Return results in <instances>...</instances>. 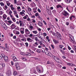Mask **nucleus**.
<instances>
[{
	"mask_svg": "<svg viewBox=\"0 0 76 76\" xmlns=\"http://www.w3.org/2000/svg\"><path fill=\"white\" fill-rule=\"evenodd\" d=\"M52 57L57 62H58L59 63H62L61 60H60V59L58 57H57L54 55H53L52 56Z\"/></svg>",
	"mask_w": 76,
	"mask_h": 76,
	"instance_id": "nucleus-1",
	"label": "nucleus"
},
{
	"mask_svg": "<svg viewBox=\"0 0 76 76\" xmlns=\"http://www.w3.org/2000/svg\"><path fill=\"white\" fill-rule=\"evenodd\" d=\"M56 38L58 39H61V38L60 37H61V34L58 31H56Z\"/></svg>",
	"mask_w": 76,
	"mask_h": 76,
	"instance_id": "nucleus-2",
	"label": "nucleus"
},
{
	"mask_svg": "<svg viewBox=\"0 0 76 76\" xmlns=\"http://www.w3.org/2000/svg\"><path fill=\"white\" fill-rule=\"evenodd\" d=\"M0 24L1 26H2L4 29L6 30L7 29V27L6 24L4 23L3 22H1Z\"/></svg>",
	"mask_w": 76,
	"mask_h": 76,
	"instance_id": "nucleus-3",
	"label": "nucleus"
},
{
	"mask_svg": "<svg viewBox=\"0 0 76 76\" xmlns=\"http://www.w3.org/2000/svg\"><path fill=\"white\" fill-rule=\"evenodd\" d=\"M62 14L65 16H69V13H68V12L67 11L65 10H64L62 12Z\"/></svg>",
	"mask_w": 76,
	"mask_h": 76,
	"instance_id": "nucleus-4",
	"label": "nucleus"
},
{
	"mask_svg": "<svg viewBox=\"0 0 76 76\" xmlns=\"http://www.w3.org/2000/svg\"><path fill=\"white\" fill-rule=\"evenodd\" d=\"M27 8L28 9V11L26 10V12L28 13L29 15H31V12L32 10V9L30 7H29L27 6Z\"/></svg>",
	"mask_w": 76,
	"mask_h": 76,
	"instance_id": "nucleus-5",
	"label": "nucleus"
},
{
	"mask_svg": "<svg viewBox=\"0 0 76 76\" xmlns=\"http://www.w3.org/2000/svg\"><path fill=\"white\" fill-rule=\"evenodd\" d=\"M5 66V64L4 63H0V69H1Z\"/></svg>",
	"mask_w": 76,
	"mask_h": 76,
	"instance_id": "nucleus-6",
	"label": "nucleus"
},
{
	"mask_svg": "<svg viewBox=\"0 0 76 76\" xmlns=\"http://www.w3.org/2000/svg\"><path fill=\"white\" fill-rule=\"evenodd\" d=\"M25 33L26 35H29L30 34V31H29V30L27 28L25 29Z\"/></svg>",
	"mask_w": 76,
	"mask_h": 76,
	"instance_id": "nucleus-7",
	"label": "nucleus"
},
{
	"mask_svg": "<svg viewBox=\"0 0 76 76\" xmlns=\"http://www.w3.org/2000/svg\"><path fill=\"white\" fill-rule=\"evenodd\" d=\"M7 76H10L12 75V72L10 70H8L7 71L6 73Z\"/></svg>",
	"mask_w": 76,
	"mask_h": 76,
	"instance_id": "nucleus-8",
	"label": "nucleus"
},
{
	"mask_svg": "<svg viewBox=\"0 0 76 76\" xmlns=\"http://www.w3.org/2000/svg\"><path fill=\"white\" fill-rule=\"evenodd\" d=\"M66 64L68 65V66H71L72 67H74V66H75V64L70 63H67Z\"/></svg>",
	"mask_w": 76,
	"mask_h": 76,
	"instance_id": "nucleus-9",
	"label": "nucleus"
},
{
	"mask_svg": "<svg viewBox=\"0 0 76 76\" xmlns=\"http://www.w3.org/2000/svg\"><path fill=\"white\" fill-rule=\"evenodd\" d=\"M19 23H20V27H24L25 26V24L22 23L21 21H19Z\"/></svg>",
	"mask_w": 76,
	"mask_h": 76,
	"instance_id": "nucleus-10",
	"label": "nucleus"
},
{
	"mask_svg": "<svg viewBox=\"0 0 76 76\" xmlns=\"http://www.w3.org/2000/svg\"><path fill=\"white\" fill-rule=\"evenodd\" d=\"M25 12V11L24 10H22V12H20V15H23V16H25V14L24 13Z\"/></svg>",
	"mask_w": 76,
	"mask_h": 76,
	"instance_id": "nucleus-11",
	"label": "nucleus"
},
{
	"mask_svg": "<svg viewBox=\"0 0 76 76\" xmlns=\"http://www.w3.org/2000/svg\"><path fill=\"white\" fill-rule=\"evenodd\" d=\"M5 50L7 51H9V47L7 46V44H5Z\"/></svg>",
	"mask_w": 76,
	"mask_h": 76,
	"instance_id": "nucleus-12",
	"label": "nucleus"
},
{
	"mask_svg": "<svg viewBox=\"0 0 76 76\" xmlns=\"http://www.w3.org/2000/svg\"><path fill=\"white\" fill-rule=\"evenodd\" d=\"M12 59L14 61H18V59H17L16 58L15 56L13 57Z\"/></svg>",
	"mask_w": 76,
	"mask_h": 76,
	"instance_id": "nucleus-13",
	"label": "nucleus"
},
{
	"mask_svg": "<svg viewBox=\"0 0 76 76\" xmlns=\"http://www.w3.org/2000/svg\"><path fill=\"white\" fill-rule=\"evenodd\" d=\"M10 16V17L11 18H12L13 17V15H12V11L11 10H10V11H9L8 14Z\"/></svg>",
	"mask_w": 76,
	"mask_h": 76,
	"instance_id": "nucleus-14",
	"label": "nucleus"
},
{
	"mask_svg": "<svg viewBox=\"0 0 76 76\" xmlns=\"http://www.w3.org/2000/svg\"><path fill=\"white\" fill-rule=\"evenodd\" d=\"M16 28V26L15 25V24H12L11 26V29H15Z\"/></svg>",
	"mask_w": 76,
	"mask_h": 76,
	"instance_id": "nucleus-15",
	"label": "nucleus"
},
{
	"mask_svg": "<svg viewBox=\"0 0 76 76\" xmlns=\"http://www.w3.org/2000/svg\"><path fill=\"white\" fill-rule=\"evenodd\" d=\"M13 75L14 76H16L18 75V72L16 71H14L13 72Z\"/></svg>",
	"mask_w": 76,
	"mask_h": 76,
	"instance_id": "nucleus-16",
	"label": "nucleus"
},
{
	"mask_svg": "<svg viewBox=\"0 0 76 76\" xmlns=\"http://www.w3.org/2000/svg\"><path fill=\"white\" fill-rule=\"evenodd\" d=\"M38 25L39 26H42V23L40 21H39L38 23Z\"/></svg>",
	"mask_w": 76,
	"mask_h": 76,
	"instance_id": "nucleus-17",
	"label": "nucleus"
},
{
	"mask_svg": "<svg viewBox=\"0 0 76 76\" xmlns=\"http://www.w3.org/2000/svg\"><path fill=\"white\" fill-rule=\"evenodd\" d=\"M27 40L29 42H32V41H32V39H31V38L29 37L27 38Z\"/></svg>",
	"mask_w": 76,
	"mask_h": 76,
	"instance_id": "nucleus-18",
	"label": "nucleus"
},
{
	"mask_svg": "<svg viewBox=\"0 0 76 76\" xmlns=\"http://www.w3.org/2000/svg\"><path fill=\"white\" fill-rule=\"evenodd\" d=\"M66 10H67L69 13H72V12H73V10H69V8L68 7H66Z\"/></svg>",
	"mask_w": 76,
	"mask_h": 76,
	"instance_id": "nucleus-19",
	"label": "nucleus"
},
{
	"mask_svg": "<svg viewBox=\"0 0 76 76\" xmlns=\"http://www.w3.org/2000/svg\"><path fill=\"white\" fill-rule=\"evenodd\" d=\"M33 10L34 13H36V12H37V7L33 8Z\"/></svg>",
	"mask_w": 76,
	"mask_h": 76,
	"instance_id": "nucleus-20",
	"label": "nucleus"
},
{
	"mask_svg": "<svg viewBox=\"0 0 76 76\" xmlns=\"http://www.w3.org/2000/svg\"><path fill=\"white\" fill-rule=\"evenodd\" d=\"M4 60L5 61H8V57L7 56H5L4 57Z\"/></svg>",
	"mask_w": 76,
	"mask_h": 76,
	"instance_id": "nucleus-21",
	"label": "nucleus"
},
{
	"mask_svg": "<svg viewBox=\"0 0 76 76\" xmlns=\"http://www.w3.org/2000/svg\"><path fill=\"white\" fill-rule=\"evenodd\" d=\"M50 32L52 34V35H53V36H55L56 37V33H55L53 31H50Z\"/></svg>",
	"mask_w": 76,
	"mask_h": 76,
	"instance_id": "nucleus-22",
	"label": "nucleus"
},
{
	"mask_svg": "<svg viewBox=\"0 0 76 76\" xmlns=\"http://www.w3.org/2000/svg\"><path fill=\"white\" fill-rule=\"evenodd\" d=\"M3 18L4 19H6V18L7 17V16L6 14H4L3 15Z\"/></svg>",
	"mask_w": 76,
	"mask_h": 76,
	"instance_id": "nucleus-23",
	"label": "nucleus"
},
{
	"mask_svg": "<svg viewBox=\"0 0 76 76\" xmlns=\"http://www.w3.org/2000/svg\"><path fill=\"white\" fill-rule=\"evenodd\" d=\"M72 0H66L65 2L66 3H70Z\"/></svg>",
	"mask_w": 76,
	"mask_h": 76,
	"instance_id": "nucleus-24",
	"label": "nucleus"
},
{
	"mask_svg": "<svg viewBox=\"0 0 76 76\" xmlns=\"http://www.w3.org/2000/svg\"><path fill=\"white\" fill-rule=\"evenodd\" d=\"M17 10L18 12H20L21 11V9H20V7H17Z\"/></svg>",
	"mask_w": 76,
	"mask_h": 76,
	"instance_id": "nucleus-25",
	"label": "nucleus"
},
{
	"mask_svg": "<svg viewBox=\"0 0 76 76\" xmlns=\"http://www.w3.org/2000/svg\"><path fill=\"white\" fill-rule=\"evenodd\" d=\"M8 23L7 24L8 25H11L12 23V22L11 20H10L8 21Z\"/></svg>",
	"mask_w": 76,
	"mask_h": 76,
	"instance_id": "nucleus-26",
	"label": "nucleus"
},
{
	"mask_svg": "<svg viewBox=\"0 0 76 76\" xmlns=\"http://www.w3.org/2000/svg\"><path fill=\"white\" fill-rule=\"evenodd\" d=\"M8 7H7V5H5L4 7H3V9L5 10H6L7 9V8Z\"/></svg>",
	"mask_w": 76,
	"mask_h": 76,
	"instance_id": "nucleus-27",
	"label": "nucleus"
},
{
	"mask_svg": "<svg viewBox=\"0 0 76 76\" xmlns=\"http://www.w3.org/2000/svg\"><path fill=\"white\" fill-rule=\"evenodd\" d=\"M31 53H29V52H27V54H26V56H31Z\"/></svg>",
	"mask_w": 76,
	"mask_h": 76,
	"instance_id": "nucleus-28",
	"label": "nucleus"
},
{
	"mask_svg": "<svg viewBox=\"0 0 76 76\" xmlns=\"http://www.w3.org/2000/svg\"><path fill=\"white\" fill-rule=\"evenodd\" d=\"M37 52L38 53H41V49H37L36 50Z\"/></svg>",
	"mask_w": 76,
	"mask_h": 76,
	"instance_id": "nucleus-29",
	"label": "nucleus"
},
{
	"mask_svg": "<svg viewBox=\"0 0 76 76\" xmlns=\"http://www.w3.org/2000/svg\"><path fill=\"white\" fill-rule=\"evenodd\" d=\"M53 41L55 43V44H58V42L56 40V39H53Z\"/></svg>",
	"mask_w": 76,
	"mask_h": 76,
	"instance_id": "nucleus-30",
	"label": "nucleus"
},
{
	"mask_svg": "<svg viewBox=\"0 0 76 76\" xmlns=\"http://www.w3.org/2000/svg\"><path fill=\"white\" fill-rule=\"evenodd\" d=\"M15 65L16 67L17 66H19V63H18V62H16L15 63Z\"/></svg>",
	"mask_w": 76,
	"mask_h": 76,
	"instance_id": "nucleus-31",
	"label": "nucleus"
},
{
	"mask_svg": "<svg viewBox=\"0 0 76 76\" xmlns=\"http://www.w3.org/2000/svg\"><path fill=\"white\" fill-rule=\"evenodd\" d=\"M58 47H59L61 49L63 47H64V46H63V45H58Z\"/></svg>",
	"mask_w": 76,
	"mask_h": 76,
	"instance_id": "nucleus-32",
	"label": "nucleus"
},
{
	"mask_svg": "<svg viewBox=\"0 0 76 76\" xmlns=\"http://www.w3.org/2000/svg\"><path fill=\"white\" fill-rule=\"evenodd\" d=\"M46 55H47V56H50V53L49 52H46Z\"/></svg>",
	"mask_w": 76,
	"mask_h": 76,
	"instance_id": "nucleus-33",
	"label": "nucleus"
},
{
	"mask_svg": "<svg viewBox=\"0 0 76 76\" xmlns=\"http://www.w3.org/2000/svg\"><path fill=\"white\" fill-rule=\"evenodd\" d=\"M56 7L57 8H59L60 7L61 8H62V7H61V6L60 5H58L56 6Z\"/></svg>",
	"mask_w": 76,
	"mask_h": 76,
	"instance_id": "nucleus-34",
	"label": "nucleus"
},
{
	"mask_svg": "<svg viewBox=\"0 0 76 76\" xmlns=\"http://www.w3.org/2000/svg\"><path fill=\"white\" fill-rule=\"evenodd\" d=\"M31 4L33 6H36V4L34 2H31Z\"/></svg>",
	"mask_w": 76,
	"mask_h": 76,
	"instance_id": "nucleus-35",
	"label": "nucleus"
},
{
	"mask_svg": "<svg viewBox=\"0 0 76 76\" xmlns=\"http://www.w3.org/2000/svg\"><path fill=\"white\" fill-rule=\"evenodd\" d=\"M35 41H36L37 42L38 41H39V39H38V38L37 37H35Z\"/></svg>",
	"mask_w": 76,
	"mask_h": 76,
	"instance_id": "nucleus-36",
	"label": "nucleus"
},
{
	"mask_svg": "<svg viewBox=\"0 0 76 76\" xmlns=\"http://www.w3.org/2000/svg\"><path fill=\"white\" fill-rule=\"evenodd\" d=\"M0 4H1V6H4V4L3 2H0Z\"/></svg>",
	"mask_w": 76,
	"mask_h": 76,
	"instance_id": "nucleus-37",
	"label": "nucleus"
},
{
	"mask_svg": "<svg viewBox=\"0 0 76 76\" xmlns=\"http://www.w3.org/2000/svg\"><path fill=\"white\" fill-rule=\"evenodd\" d=\"M32 32L33 34H37L38 33V32L37 31H33Z\"/></svg>",
	"mask_w": 76,
	"mask_h": 76,
	"instance_id": "nucleus-38",
	"label": "nucleus"
},
{
	"mask_svg": "<svg viewBox=\"0 0 76 76\" xmlns=\"http://www.w3.org/2000/svg\"><path fill=\"white\" fill-rule=\"evenodd\" d=\"M21 41H26V38H23V39H21Z\"/></svg>",
	"mask_w": 76,
	"mask_h": 76,
	"instance_id": "nucleus-39",
	"label": "nucleus"
},
{
	"mask_svg": "<svg viewBox=\"0 0 76 76\" xmlns=\"http://www.w3.org/2000/svg\"><path fill=\"white\" fill-rule=\"evenodd\" d=\"M4 13L3 11H0V15H2Z\"/></svg>",
	"mask_w": 76,
	"mask_h": 76,
	"instance_id": "nucleus-40",
	"label": "nucleus"
},
{
	"mask_svg": "<svg viewBox=\"0 0 76 76\" xmlns=\"http://www.w3.org/2000/svg\"><path fill=\"white\" fill-rule=\"evenodd\" d=\"M20 54H21V55H22V56H24V55L25 54V53L24 52H20Z\"/></svg>",
	"mask_w": 76,
	"mask_h": 76,
	"instance_id": "nucleus-41",
	"label": "nucleus"
},
{
	"mask_svg": "<svg viewBox=\"0 0 76 76\" xmlns=\"http://www.w3.org/2000/svg\"><path fill=\"white\" fill-rule=\"evenodd\" d=\"M28 37H30V38H31V37H32L33 36V34H30V35H28Z\"/></svg>",
	"mask_w": 76,
	"mask_h": 76,
	"instance_id": "nucleus-42",
	"label": "nucleus"
},
{
	"mask_svg": "<svg viewBox=\"0 0 76 76\" xmlns=\"http://www.w3.org/2000/svg\"><path fill=\"white\" fill-rule=\"evenodd\" d=\"M12 19V20L14 22H16V20L15 19V18H13V17H11Z\"/></svg>",
	"mask_w": 76,
	"mask_h": 76,
	"instance_id": "nucleus-43",
	"label": "nucleus"
},
{
	"mask_svg": "<svg viewBox=\"0 0 76 76\" xmlns=\"http://www.w3.org/2000/svg\"><path fill=\"white\" fill-rule=\"evenodd\" d=\"M69 41H70L71 42H74V40H73L72 38L69 39Z\"/></svg>",
	"mask_w": 76,
	"mask_h": 76,
	"instance_id": "nucleus-44",
	"label": "nucleus"
},
{
	"mask_svg": "<svg viewBox=\"0 0 76 76\" xmlns=\"http://www.w3.org/2000/svg\"><path fill=\"white\" fill-rule=\"evenodd\" d=\"M16 69L17 70H19L20 69V66H16Z\"/></svg>",
	"mask_w": 76,
	"mask_h": 76,
	"instance_id": "nucleus-45",
	"label": "nucleus"
},
{
	"mask_svg": "<svg viewBox=\"0 0 76 76\" xmlns=\"http://www.w3.org/2000/svg\"><path fill=\"white\" fill-rule=\"evenodd\" d=\"M1 57H2V58H4V56H5V55L3 53L1 54Z\"/></svg>",
	"mask_w": 76,
	"mask_h": 76,
	"instance_id": "nucleus-46",
	"label": "nucleus"
},
{
	"mask_svg": "<svg viewBox=\"0 0 76 76\" xmlns=\"http://www.w3.org/2000/svg\"><path fill=\"white\" fill-rule=\"evenodd\" d=\"M26 16H28V15H26V16H24L23 17V19H26V18H27V17H26Z\"/></svg>",
	"mask_w": 76,
	"mask_h": 76,
	"instance_id": "nucleus-47",
	"label": "nucleus"
},
{
	"mask_svg": "<svg viewBox=\"0 0 76 76\" xmlns=\"http://www.w3.org/2000/svg\"><path fill=\"white\" fill-rule=\"evenodd\" d=\"M43 22L44 23V25H47V23H46V22H45V20H44L43 21Z\"/></svg>",
	"mask_w": 76,
	"mask_h": 76,
	"instance_id": "nucleus-48",
	"label": "nucleus"
},
{
	"mask_svg": "<svg viewBox=\"0 0 76 76\" xmlns=\"http://www.w3.org/2000/svg\"><path fill=\"white\" fill-rule=\"evenodd\" d=\"M13 12L14 13V14H15V15H16V14H17V13L18 12L17 11H13Z\"/></svg>",
	"mask_w": 76,
	"mask_h": 76,
	"instance_id": "nucleus-49",
	"label": "nucleus"
},
{
	"mask_svg": "<svg viewBox=\"0 0 76 76\" xmlns=\"http://www.w3.org/2000/svg\"><path fill=\"white\" fill-rule=\"evenodd\" d=\"M37 11L38 12H39V13H41V10H40V9H39V8H38V9H37Z\"/></svg>",
	"mask_w": 76,
	"mask_h": 76,
	"instance_id": "nucleus-50",
	"label": "nucleus"
},
{
	"mask_svg": "<svg viewBox=\"0 0 76 76\" xmlns=\"http://www.w3.org/2000/svg\"><path fill=\"white\" fill-rule=\"evenodd\" d=\"M20 33H21V34H24V31H21Z\"/></svg>",
	"mask_w": 76,
	"mask_h": 76,
	"instance_id": "nucleus-51",
	"label": "nucleus"
},
{
	"mask_svg": "<svg viewBox=\"0 0 76 76\" xmlns=\"http://www.w3.org/2000/svg\"><path fill=\"white\" fill-rule=\"evenodd\" d=\"M25 45H26V47H28V43L26 42L25 43Z\"/></svg>",
	"mask_w": 76,
	"mask_h": 76,
	"instance_id": "nucleus-52",
	"label": "nucleus"
},
{
	"mask_svg": "<svg viewBox=\"0 0 76 76\" xmlns=\"http://www.w3.org/2000/svg\"><path fill=\"white\" fill-rule=\"evenodd\" d=\"M38 15H39V14H38V12L36 13V14H35V16H38Z\"/></svg>",
	"mask_w": 76,
	"mask_h": 76,
	"instance_id": "nucleus-53",
	"label": "nucleus"
},
{
	"mask_svg": "<svg viewBox=\"0 0 76 76\" xmlns=\"http://www.w3.org/2000/svg\"><path fill=\"white\" fill-rule=\"evenodd\" d=\"M7 5L8 6H10V3H7Z\"/></svg>",
	"mask_w": 76,
	"mask_h": 76,
	"instance_id": "nucleus-54",
	"label": "nucleus"
},
{
	"mask_svg": "<svg viewBox=\"0 0 76 76\" xmlns=\"http://www.w3.org/2000/svg\"><path fill=\"white\" fill-rule=\"evenodd\" d=\"M72 18H73L72 17V15H71V16L70 17H69L70 20H72Z\"/></svg>",
	"mask_w": 76,
	"mask_h": 76,
	"instance_id": "nucleus-55",
	"label": "nucleus"
},
{
	"mask_svg": "<svg viewBox=\"0 0 76 76\" xmlns=\"http://www.w3.org/2000/svg\"><path fill=\"white\" fill-rule=\"evenodd\" d=\"M70 52L71 53H74V51L72 50H71Z\"/></svg>",
	"mask_w": 76,
	"mask_h": 76,
	"instance_id": "nucleus-56",
	"label": "nucleus"
},
{
	"mask_svg": "<svg viewBox=\"0 0 76 76\" xmlns=\"http://www.w3.org/2000/svg\"><path fill=\"white\" fill-rule=\"evenodd\" d=\"M9 11H10V10H7L6 11V13H7V14H8Z\"/></svg>",
	"mask_w": 76,
	"mask_h": 76,
	"instance_id": "nucleus-57",
	"label": "nucleus"
},
{
	"mask_svg": "<svg viewBox=\"0 0 76 76\" xmlns=\"http://www.w3.org/2000/svg\"><path fill=\"white\" fill-rule=\"evenodd\" d=\"M51 47L53 49H54V45H51Z\"/></svg>",
	"mask_w": 76,
	"mask_h": 76,
	"instance_id": "nucleus-58",
	"label": "nucleus"
},
{
	"mask_svg": "<svg viewBox=\"0 0 76 76\" xmlns=\"http://www.w3.org/2000/svg\"><path fill=\"white\" fill-rule=\"evenodd\" d=\"M19 34H20V33H19V31H17L16 32V34L17 35H19Z\"/></svg>",
	"mask_w": 76,
	"mask_h": 76,
	"instance_id": "nucleus-59",
	"label": "nucleus"
},
{
	"mask_svg": "<svg viewBox=\"0 0 76 76\" xmlns=\"http://www.w3.org/2000/svg\"><path fill=\"white\" fill-rule=\"evenodd\" d=\"M34 44L35 45H38V42H35L34 43Z\"/></svg>",
	"mask_w": 76,
	"mask_h": 76,
	"instance_id": "nucleus-60",
	"label": "nucleus"
},
{
	"mask_svg": "<svg viewBox=\"0 0 76 76\" xmlns=\"http://www.w3.org/2000/svg\"><path fill=\"white\" fill-rule=\"evenodd\" d=\"M11 65H12V66H13V64H14V63H13V61H11Z\"/></svg>",
	"mask_w": 76,
	"mask_h": 76,
	"instance_id": "nucleus-61",
	"label": "nucleus"
},
{
	"mask_svg": "<svg viewBox=\"0 0 76 76\" xmlns=\"http://www.w3.org/2000/svg\"><path fill=\"white\" fill-rule=\"evenodd\" d=\"M43 35H44V36H46L47 35V33H43Z\"/></svg>",
	"mask_w": 76,
	"mask_h": 76,
	"instance_id": "nucleus-62",
	"label": "nucleus"
},
{
	"mask_svg": "<svg viewBox=\"0 0 76 76\" xmlns=\"http://www.w3.org/2000/svg\"><path fill=\"white\" fill-rule=\"evenodd\" d=\"M37 72H38V73H41L42 72H41V70H40V69L37 70Z\"/></svg>",
	"mask_w": 76,
	"mask_h": 76,
	"instance_id": "nucleus-63",
	"label": "nucleus"
},
{
	"mask_svg": "<svg viewBox=\"0 0 76 76\" xmlns=\"http://www.w3.org/2000/svg\"><path fill=\"white\" fill-rule=\"evenodd\" d=\"M14 3L15 4H16L17 2V1H16V0H14Z\"/></svg>",
	"mask_w": 76,
	"mask_h": 76,
	"instance_id": "nucleus-64",
	"label": "nucleus"
}]
</instances>
